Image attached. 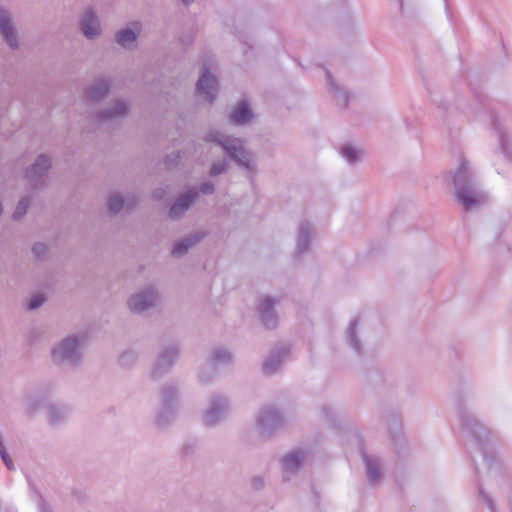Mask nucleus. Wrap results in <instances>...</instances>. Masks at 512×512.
I'll use <instances>...</instances> for the list:
<instances>
[{
    "mask_svg": "<svg viewBox=\"0 0 512 512\" xmlns=\"http://www.w3.org/2000/svg\"><path fill=\"white\" fill-rule=\"evenodd\" d=\"M451 181L457 200L465 210L477 208L487 201V195L478 185L471 163L465 156H459Z\"/></svg>",
    "mask_w": 512,
    "mask_h": 512,
    "instance_id": "f257e3e1",
    "label": "nucleus"
},
{
    "mask_svg": "<svg viewBox=\"0 0 512 512\" xmlns=\"http://www.w3.org/2000/svg\"><path fill=\"white\" fill-rule=\"evenodd\" d=\"M205 140L221 146L227 155L235 160L241 167L245 168L249 174L252 175L256 172L254 158L249 151L245 150L242 140L227 136L216 129L210 130Z\"/></svg>",
    "mask_w": 512,
    "mask_h": 512,
    "instance_id": "f03ea898",
    "label": "nucleus"
},
{
    "mask_svg": "<svg viewBox=\"0 0 512 512\" xmlns=\"http://www.w3.org/2000/svg\"><path fill=\"white\" fill-rule=\"evenodd\" d=\"M179 393L175 385L163 386L160 392V407L155 416V424L158 428H166L176 418Z\"/></svg>",
    "mask_w": 512,
    "mask_h": 512,
    "instance_id": "7ed1b4c3",
    "label": "nucleus"
},
{
    "mask_svg": "<svg viewBox=\"0 0 512 512\" xmlns=\"http://www.w3.org/2000/svg\"><path fill=\"white\" fill-rule=\"evenodd\" d=\"M82 338L69 336L54 345L51 351L53 362L68 366L77 365L82 358Z\"/></svg>",
    "mask_w": 512,
    "mask_h": 512,
    "instance_id": "20e7f679",
    "label": "nucleus"
},
{
    "mask_svg": "<svg viewBox=\"0 0 512 512\" xmlns=\"http://www.w3.org/2000/svg\"><path fill=\"white\" fill-rule=\"evenodd\" d=\"M159 300L158 291L148 286L132 294L128 300V307L135 313H142L153 308Z\"/></svg>",
    "mask_w": 512,
    "mask_h": 512,
    "instance_id": "39448f33",
    "label": "nucleus"
},
{
    "mask_svg": "<svg viewBox=\"0 0 512 512\" xmlns=\"http://www.w3.org/2000/svg\"><path fill=\"white\" fill-rule=\"evenodd\" d=\"M229 410L226 398L215 396L211 399L209 406L202 416V421L206 426H213L223 420Z\"/></svg>",
    "mask_w": 512,
    "mask_h": 512,
    "instance_id": "423d86ee",
    "label": "nucleus"
},
{
    "mask_svg": "<svg viewBox=\"0 0 512 512\" xmlns=\"http://www.w3.org/2000/svg\"><path fill=\"white\" fill-rule=\"evenodd\" d=\"M283 423L282 413L273 406L263 407L257 417L256 425L261 432H269Z\"/></svg>",
    "mask_w": 512,
    "mask_h": 512,
    "instance_id": "0eeeda50",
    "label": "nucleus"
},
{
    "mask_svg": "<svg viewBox=\"0 0 512 512\" xmlns=\"http://www.w3.org/2000/svg\"><path fill=\"white\" fill-rule=\"evenodd\" d=\"M199 97L209 102L213 101L217 94L218 82L215 75L211 74L204 66L196 85Z\"/></svg>",
    "mask_w": 512,
    "mask_h": 512,
    "instance_id": "6e6552de",
    "label": "nucleus"
},
{
    "mask_svg": "<svg viewBox=\"0 0 512 512\" xmlns=\"http://www.w3.org/2000/svg\"><path fill=\"white\" fill-rule=\"evenodd\" d=\"M51 167V160L46 155L37 157L34 164H32L26 171V178L33 184L35 188L41 187L44 184V177Z\"/></svg>",
    "mask_w": 512,
    "mask_h": 512,
    "instance_id": "1a4fd4ad",
    "label": "nucleus"
},
{
    "mask_svg": "<svg viewBox=\"0 0 512 512\" xmlns=\"http://www.w3.org/2000/svg\"><path fill=\"white\" fill-rule=\"evenodd\" d=\"M311 460V453L304 448L292 450L282 460L284 472L292 474Z\"/></svg>",
    "mask_w": 512,
    "mask_h": 512,
    "instance_id": "9d476101",
    "label": "nucleus"
},
{
    "mask_svg": "<svg viewBox=\"0 0 512 512\" xmlns=\"http://www.w3.org/2000/svg\"><path fill=\"white\" fill-rule=\"evenodd\" d=\"M0 34L11 49L19 47L17 32L14 28L10 12L0 6Z\"/></svg>",
    "mask_w": 512,
    "mask_h": 512,
    "instance_id": "9b49d317",
    "label": "nucleus"
},
{
    "mask_svg": "<svg viewBox=\"0 0 512 512\" xmlns=\"http://www.w3.org/2000/svg\"><path fill=\"white\" fill-rule=\"evenodd\" d=\"M81 30L85 37L93 39L100 35L101 25L99 17L92 7H87L80 20Z\"/></svg>",
    "mask_w": 512,
    "mask_h": 512,
    "instance_id": "f8f14e48",
    "label": "nucleus"
},
{
    "mask_svg": "<svg viewBox=\"0 0 512 512\" xmlns=\"http://www.w3.org/2000/svg\"><path fill=\"white\" fill-rule=\"evenodd\" d=\"M142 24L139 21L131 23L116 33V42L124 49L132 50L137 46V37L141 32Z\"/></svg>",
    "mask_w": 512,
    "mask_h": 512,
    "instance_id": "ddd939ff",
    "label": "nucleus"
},
{
    "mask_svg": "<svg viewBox=\"0 0 512 512\" xmlns=\"http://www.w3.org/2000/svg\"><path fill=\"white\" fill-rule=\"evenodd\" d=\"M278 302L279 300L269 296H264L260 299L258 311L263 324L267 328H274L277 324V317L274 312V307Z\"/></svg>",
    "mask_w": 512,
    "mask_h": 512,
    "instance_id": "4468645a",
    "label": "nucleus"
},
{
    "mask_svg": "<svg viewBox=\"0 0 512 512\" xmlns=\"http://www.w3.org/2000/svg\"><path fill=\"white\" fill-rule=\"evenodd\" d=\"M196 198L197 192L194 190H189L180 196L170 208V217L172 219L180 218L189 209L191 204L195 202Z\"/></svg>",
    "mask_w": 512,
    "mask_h": 512,
    "instance_id": "2eb2a0df",
    "label": "nucleus"
},
{
    "mask_svg": "<svg viewBox=\"0 0 512 512\" xmlns=\"http://www.w3.org/2000/svg\"><path fill=\"white\" fill-rule=\"evenodd\" d=\"M196 198L197 192L194 190H189L180 196L170 208V217L172 219L180 218L189 209L191 204L195 202Z\"/></svg>",
    "mask_w": 512,
    "mask_h": 512,
    "instance_id": "dca6fc26",
    "label": "nucleus"
},
{
    "mask_svg": "<svg viewBox=\"0 0 512 512\" xmlns=\"http://www.w3.org/2000/svg\"><path fill=\"white\" fill-rule=\"evenodd\" d=\"M314 236L312 225L308 221H303L298 226L296 251L302 254L309 248L310 242Z\"/></svg>",
    "mask_w": 512,
    "mask_h": 512,
    "instance_id": "f3484780",
    "label": "nucleus"
},
{
    "mask_svg": "<svg viewBox=\"0 0 512 512\" xmlns=\"http://www.w3.org/2000/svg\"><path fill=\"white\" fill-rule=\"evenodd\" d=\"M111 87V82L108 78L97 79L86 89L87 98L93 102L99 101L106 97Z\"/></svg>",
    "mask_w": 512,
    "mask_h": 512,
    "instance_id": "a211bd4d",
    "label": "nucleus"
},
{
    "mask_svg": "<svg viewBox=\"0 0 512 512\" xmlns=\"http://www.w3.org/2000/svg\"><path fill=\"white\" fill-rule=\"evenodd\" d=\"M128 113V104L122 100L117 99L111 107L102 110L98 117L102 121L116 120L124 117Z\"/></svg>",
    "mask_w": 512,
    "mask_h": 512,
    "instance_id": "6ab92c4d",
    "label": "nucleus"
},
{
    "mask_svg": "<svg viewBox=\"0 0 512 512\" xmlns=\"http://www.w3.org/2000/svg\"><path fill=\"white\" fill-rule=\"evenodd\" d=\"M287 357L285 349L272 351L263 363V370L266 374H273L281 367Z\"/></svg>",
    "mask_w": 512,
    "mask_h": 512,
    "instance_id": "aec40b11",
    "label": "nucleus"
},
{
    "mask_svg": "<svg viewBox=\"0 0 512 512\" xmlns=\"http://www.w3.org/2000/svg\"><path fill=\"white\" fill-rule=\"evenodd\" d=\"M178 352L179 350L176 345L167 347L158 357L155 372H162L171 367L178 357Z\"/></svg>",
    "mask_w": 512,
    "mask_h": 512,
    "instance_id": "412c9836",
    "label": "nucleus"
},
{
    "mask_svg": "<svg viewBox=\"0 0 512 512\" xmlns=\"http://www.w3.org/2000/svg\"><path fill=\"white\" fill-rule=\"evenodd\" d=\"M363 461L366 466V474L370 483H377L382 475L381 463L377 457L363 455Z\"/></svg>",
    "mask_w": 512,
    "mask_h": 512,
    "instance_id": "4be33fe9",
    "label": "nucleus"
},
{
    "mask_svg": "<svg viewBox=\"0 0 512 512\" xmlns=\"http://www.w3.org/2000/svg\"><path fill=\"white\" fill-rule=\"evenodd\" d=\"M253 118V113L246 101H241L234 108L231 113L230 119L237 125H243L248 123Z\"/></svg>",
    "mask_w": 512,
    "mask_h": 512,
    "instance_id": "5701e85b",
    "label": "nucleus"
},
{
    "mask_svg": "<svg viewBox=\"0 0 512 512\" xmlns=\"http://www.w3.org/2000/svg\"><path fill=\"white\" fill-rule=\"evenodd\" d=\"M326 81L338 105L345 106L349 99V94L340 84L336 83L330 72L326 71Z\"/></svg>",
    "mask_w": 512,
    "mask_h": 512,
    "instance_id": "b1692460",
    "label": "nucleus"
},
{
    "mask_svg": "<svg viewBox=\"0 0 512 512\" xmlns=\"http://www.w3.org/2000/svg\"><path fill=\"white\" fill-rule=\"evenodd\" d=\"M341 155L349 164H355L364 158L365 152L359 147L346 144L341 148Z\"/></svg>",
    "mask_w": 512,
    "mask_h": 512,
    "instance_id": "393cba45",
    "label": "nucleus"
},
{
    "mask_svg": "<svg viewBox=\"0 0 512 512\" xmlns=\"http://www.w3.org/2000/svg\"><path fill=\"white\" fill-rule=\"evenodd\" d=\"M499 145L504 158L512 163V133L510 131L503 130L500 132Z\"/></svg>",
    "mask_w": 512,
    "mask_h": 512,
    "instance_id": "a878e982",
    "label": "nucleus"
},
{
    "mask_svg": "<svg viewBox=\"0 0 512 512\" xmlns=\"http://www.w3.org/2000/svg\"><path fill=\"white\" fill-rule=\"evenodd\" d=\"M199 240L200 237L198 235H194L193 237L181 240L180 242L176 243L175 246L173 247L172 255L174 257L183 256L189 250V248L196 244Z\"/></svg>",
    "mask_w": 512,
    "mask_h": 512,
    "instance_id": "bb28decb",
    "label": "nucleus"
},
{
    "mask_svg": "<svg viewBox=\"0 0 512 512\" xmlns=\"http://www.w3.org/2000/svg\"><path fill=\"white\" fill-rule=\"evenodd\" d=\"M67 416V410L64 407L52 405L47 410V419L52 424H58Z\"/></svg>",
    "mask_w": 512,
    "mask_h": 512,
    "instance_id": "cd10ccee",
    "label": "nucleus"
},
{
    "mask_svg": "<svg viewBox=\"0 0 512 512\" xmlns=\"http://www.w3.org/2000/svg\"><path fill=\"white\" fill-rule=\"evenodd\" d=\"M43 404V399L40 396H28L23 402V408L26 414H35Z\"/></svg>",
    "mask_w": 512,
    "mask_h": 512,
    "instance_id": "c85d7f7f",
    "label": "nucleus"
},
{
    "mask_svg": "<svg viewBox=\"0 0 512 512\" xmlns=\"http://www.w3.org/2000/svg\"><path fill=\"white\" fill-rule=\"evenodd\" d=\"M233 355L226 348H216L212 353V361L214 364H227L231 362Z\"/></svg>",
    "mask_w": 512,
    "mask_h": 512,
    "instance_id": "c756f323",
    "label": "nucleus"
},
{
    "mask_svg": "<svg viewBox=\"0 0 512 512\" xmlns=\"http://www.w3.org/2000/svg\"><path fill=\"white\" fill-rule=\"evenodd\" d=\"M125 204V200L123 197L117 193L112 194L109 198L108 207L109 211L112 213H118Z\"/></svg>",
    "mask_w": 512,
    "mask_h": 512,
    "instance_id": "7c9ffc66",
    "label": "nucleus"
},
{
    "mask_svg": "<svg viewBox=\"0 0 512 512\" xmlns=\"http://www.w3.org/2000/svg\"><path fill=\"white\" fill-rule=\"evenodd\" d=\"M358 325V321L355 319L353 320L350 325H349V328H348V339H349V342L351 344V346L353 347V349L357 352L360 351V344L357 340V337H356V327Z\"/></svg>",
    "mask_w": 512,
    "mask_h": 512,
    "instance_id": "2f4dec72",
    "label": "nucleus"
},
{
    "mask_svg": "<svg viewBox=\"0 0 512 512\" xmlns=\"http://www.w3.org/2000/svg\"><path fill=\"white\" fill-rule=\"evenodd\" d=\"M29 203H30L29 199L26 198V197L22 198L18 202V204L16 206V209H15V211L13 213V219L14 220H19V219H21L26 214L27 209L29 207Z\"/></svg>",
    "mask_w": 512,
    "mask_h": 512,
    "instance_id": "473e14b6",
    "label": "nucleus"
},
{
    "mask_svg": "<svg viewBox=\"0 0 512 512\" xmlns=\"http://www.w3.org/2000/svg\"><path fill=\"white\" fill-rule=\"evenodd\" d=\"M45 302V297L42 294L33 295L28 303L31 310L39 308Z\"/></svg>",
    "mask_w": 512,
    "mask_h": 512,
    "instance_id": "72a5a7b5",
    "label": "nucleus"
},
{
    "mask_svg": "<svg viewBox=\"0 0 512 512\" xmlns=\"http://www.w3.org/2000/svg\"><path fill=\"white\" fill-rule=\"evenodd\" d=\"M137 359V355L133 351H127L122 354L120 361L124 366H129L134 363Z\"/></svg>",
    "mask_w": 512,
    "mask_h": 512,
    "instance_id": "f704fd0d",
    "label": "nucleus"
},
{
    "mask_svg": "<svg viewBox=\"0 0 512 512\" xmlns=\"http://www.w3.org/2000/svg\"><path fill=\"white\" fill-rule=\"evenodd\" d=\"M32 251L37 258H42L47 252V246L43 243H36L33 246Z\"/></svg>",
    "mask_w": 512,
    "mask_h": 512,
    "instance_id": "c9c22d12",
    "label": "nucleus"
},
{
    "mask_svg": "<svg viewBox=\"0 0 512 512\" xmlns=\"http://www.w3.org/2000/svg\"><path fill=\"white\" fill-rule=\"evenodd\" d=\"M226 169V163L224 161H219L217 163H214L211 170H210V174L212 176H216L218 174H221L225 171Z\"/></svg>",
    "mask_w": 512,
    "mask_h": 512,
    "instance_id": "e433bc0d",
    "label": "nucleus"
},
{
    "mask_svg": "<svg viewBox=\"0 0 512 512\" xmlns=\"http://www.w3.org/2000/svg\"><path fill=\"white\" fill-rule=\"evenodd\" d=\"M180 158V154L178 152L172 153L166 157V164L168 167L175 165Z\"/></svg>",
    "mask_w": 512,
    "mask_h": 512,
    "instance_id": "4c0bfd02",
    "label": "nucleus"
},
{
    "mask_svg": "<svg viewBox=\"0 0 512 512\" xmlns=\"http://www.w3.org/2000/svg\"><path fill=\"white\" fill-rule=\"evenodd\" d=\"M3 462L5 463V466L9 469V470H13L14 469V463H13V460L10 458V456L7 454V452L5 451L4 454H0Z\"/></svg>",
    "mask_w": 512,
    "mask_h": 512,
    "instance_id": "58836bf2",
    "label": "nucleus"
},
{
    "mask_svg": "<svg viewBox=\"0 0 512 512\" xmlns=\"http://www.w3.org/2000/svg\"><path fill=\"white\" fill-rule=\"evenodd\" d=\"M214 191V186L210 182H206L201 186V192L203 194H211Z\"/></svg>",
    "mask_w": 512,
    "mask_h": 512,
    "instance_id": "ea45409f",
    "label": "nucleus"
},
{
    "mask_svg": "<svg viewBox=\"0 0 512 512\" xmlns=\"http://www.w3.org/2000/svg\"><path fill=\"white\" fill-rule=\"evenodd\" d=\"M486 500H487L489 508L491 509L492 512H494V508H493V504H492L491 500L489 498H486Z\"/></svg>",
    "mask_w": 512,
    "mask_h": 512,
    "instance_id": "a19ab883",
    "label": "nucleus"
},
{
    "mask_svg": "<svg viewBox=\"0 0 512 512\" xmlns=\"http://www.w3.org/2000/svg\"><path fill=\"white\" fill-rule=\"evenodd\" d=\"M185 5L191 4L194 0H181Z\"/></svg>",
    "mask_w": 512,
    "mask_h": 512,
    "instance_id": "79ce46f5",
    "label": "nucleus"
},
{
    "mask_svg": "<svg viewBox=\"0 0 512 512\" xmlns=\"http://www.w3.org/2000/svg\"><path fill=\"white\" fill-rule=\"evenodd\" d=\"M3 213V206L2 204L0 203V215Z\"/></svg>",
    "mask_w": 512,
    "mask_h": 512,
    "instance_id": "37998d69",
    "label": "nucleus"
}]
</instances>
